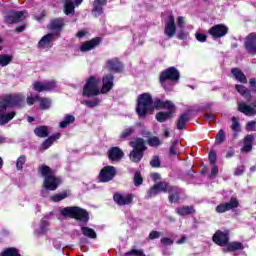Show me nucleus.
I'll return each mask as SVG.
<instances>
[{
  "mask_svg": "<svg viewBox=\"0 0 256 256\" xmlns=\"http://www.w3.org/2000/svg\"><path fill=\"white\" fill-rule=\"evenodd\" d=\"M25 97L21 94H14L0 101V125H6L16 115L15 111L7 112V107H21Z\"/></svg>",
  "mask_w": 256,
  "mask_h": 256,
  "instance_id": "f257e3e1",
  "label": "nucleus"
},
{
  "mask_svg": "<svg viewBox=\"0 0 256 256\" xmlns=\"http://www.w3.org/2000/svg\"><path fill=\"white\" fill-rule=\"evenodd\" d=\"M159 193H169L170 203H177L179 201V188L171 186L168 182L156 183L147 193V199L151 197H157Z\"/></svg>",
  "mask_w": 256,
  "mask_h": 256,
  "instance_id": "f03ea898",
  "label": "nucleus"
},
{
  "mask_svg": "<svg viewBox=\"0 0 256 256\" xmlns=\"http://www.w3.org/2000/svg\"><path fill=\"white\" fill-rule=\"evenodd\" d=\"M39 170L44 177L43 186L47 191H55L61 185V178L53 175L49 166H41Z\"/></svg>",
  "mask_w": 256,
  "mask_h": 256,
  "instance_id": "7ed1b4c3",
  "label": "nucleus"
},
{
  "mask_svg": "<svg viewBox=\"0 0 256 256\" xmlns=\"http://www.w3.org/2000/svg\"><path fill=\"white\" fill-rule=\"evenodd\" d=\"M154 110L153 98L149 94L144 93L138 97L136 112L139 117H146L148 113H152Z\"/></svg>",
  "mask_w": 256,
  "mask_h": 256,
  "instance_id": "20e7f679",
  "label": "nucleus"
},
{
  "mask_svg": "<svg viewBox=\"0 0 256 256\" xmlns=\"http://www.w3.org/2000/svg\"><path fill=\"white\" fill-rule=\"evenodd\" d=\"M60 213L63 217L77 219V221H81L82 223H87V221H89V214L87 213V210L79 207L61 208Z\"/></svg>",
  "mask_w": 256,
  "mask_h": 256,
  "instance_id": "39448f33",
  "label": "nucleus"
},
{
  "mask_svg": "<svg viewBox=\"0 0 256 256\" xmlns=\"http://www.w3.org/2000/svg\"><path fill=\"white\" fill-rule=\"evenodd\" d=\"M154 106L156 109H168L167 112H158L156 114V119L160 123H164L166 119L171 117V114L175 113V104H173L171 101L163 102L160 99H155Z\"/></svg>",
  "mask_w": 256,
  "mask_h": 256,
  "instance_id": "423d86ee",
  "label": "nucleus"
},
{
  "mask_svg": "<svg viewBox=\"0 0 256 256\" xmlns=\"http://www.w3.org/2000/svg\"><path fill=\"white\" fill-rule=\"evenodd\" d=\"M130 146H132L133 151L130 152V160L133 163H139L141 159H143V152L147 149L145 147V141L142 138H136L134 141L130 142Z\"/></svg>",
  "mask_w": 256,
  "mask_h": 256,
  "instance_id": "0eeeda50",
  "label": "nucleus"
},
{
  "mask_svg": "<svg viewBox=\"0 0 256 256\" xmlns=\"http://www.w3.org/2000/svg\"><path fill=\"white\" fill-rule=\"evenodd\" d=\"M99 83H101V80L91 76L84 86L83 95H85V97H95V95H99V93H101Z\"/></svg>",
  "mask_w": 256,
  "mask_h": 256,
  "instance_id": "6e6552de",
  "label": "nucleus"
},
{
  "mask_svg": "<svg viewBox=\"0 0 256 256\" xmlns=\"http://www.w3.org/2000/svg\"><path fill=\"white\" fill-rule=\"evenodd\" d=\"M117 175V170L113 166H105L99 174V181L101 183H109V181H113Z\"/></svg>",
  "mask_w": 256,
  "mask_h": 256,
  "instance_id": "1a4fd4ad",
  "label": "nucleus"
},
{
  "mask_svg": "<svg viewBox=\"0 0 256 256\" xmlns=\"http://www.w3.org/2000/svg\"><path fill=\"white\" fill-rule=\"evenodd\" d=\"M177 33V26L175 25V16L170 14L165 21L164 35L169 39L175 37Z\"/></svg>",
  "mask_w": 256,
  "mask_h": 256,
  "instance_id": "9d476101",
  "label": "nucleus"
},
{
  "mask_svg": "<svg viewBox=\"0 0 256 256\" xmlns=\"http://www.w3.org/2000/svg\"><path fill=\"white\" fill-rule=\"evenodd\" d=\"M238 111L246 115L247 117H254L256 115V100H254L251 104H247L245 102H238Z\"/></svg>",
  "mask_w": 256,
  "mask_h": 256,
  "instance_id": "9b49d317",
  "label": "nucleus"
},
{
  "mask_svg": "<svg viewBox=\"0 0 256 256\" xmlns=\"http://www.w3.org/2000/svg\"><path fill=\"white\" fill-rule=\"evenodd\" d=\"M179 81V71L175 67H170L167 70L163 71L160 75V83L165 85V81Z\"/></svg>",
  "mask_w": 256,
  "mask_h": 256,
  "instance_id": "f8f14e48",
  "label": "nucleus"
},
{
  "mask_svg": "<svg viewBox=\"0 0 256 256\" xmlns=\"http://www.w3.org/2000/svg\"><path fill=\"white\" fill-rule=\"evenodd\" d=\"M34 91L42 93L43 91H54L57 87V83L54 80L47 82H34L32 84Z\"/></svg>",
  "mask_w": 256,
  "mask_h": 256,
  "instance_id": "ddd939ff",
  "label": "nucleus"
},
{
  "mask_svg": "<svg viewBox=\"0 0 256 256\" xmlns=\"http://www.w3.org/2000/svg\"><path fill=\"white\" fill-rule=\"evenodd\" d=\"M228 31H229V28H227V26L223 24H217L212 26L209 29L208 33L209 35L214 37V39H221V37H225L227 35Z\"/></svg>",
  "mask_w": 256,
  "mask_h": 256,
  "instance_id": "4468645a",
  "label": "nucleus"
},
{
  "mask_svg": "<svg viewBox=\"0 0 256 256\" xmlns=\"http://www.w3.org/2000/svg\"><path fill=\"white\" fill-rule=\"evenodd\" d=\"M134 198L135 196L133 194H114V201L120 207H123L125 205H131V203H133Z\"/></svg>",
  "mask_w": 256,
  "mask_h": 256,
  "instance_id": "2eb2a0df",
  "label": "nucleus"
},
{
  "mask_svg": "<svg viewBox=\"0 0 256 256\" xmlns=\"http://www.w3.org/2000/svg\"><path fill=\"white\" fill-rule=\"evenodd\" d=\"M213 241L216 243V245L225 247L229 243V232L218 230L213 236Z\"/></svg>",
  "mask_w": 256,
  "mask_h": 256,
  "instance_id": "dca6fc26",
  "label": "nucleus"
},
{
  "mask_svg": "<svg viewBox=\"0 0 256 256\" xmlns=\"http://www.w3.org/2000/svg\"><path fill=\"white\" fill-rule=\"evenodd\" d=\"M27 17V11L11 12L5 17L6 23H19Z\"/></svg>",
  "mask_w": 256,
  "mask_h": 256,
  "instance_id": "f3484780",
  "label": "nucleus"
},
{
  "mask_svg": "<svg viewBox=\"0 0 256 256\" xmlns=\"http://www.w3.org/2000/svg\"><path fill=\"white\" fill-rule=\"evenodd\" d=\"M53 41H55V34L54 33L46 34L38 42V48L51 49V47H53Z\"/></svg>",
  "mask_w": 256,
  "mask_h": 256,
  "instance_id": "a211bd4d",
  "label": "nucleus"
},
{
  "mask_svg": "<svg viewBox=\"0 0 256 256\" xmlns=\"http://www.w3.org/2000/svg\"><path fill=\"white\" fill-rule=\"evenodd\" d=\"M83 0H65L64 13L65 15H75V7H79Z\"/></svg>",
  "mask_w": 256,
  "mask_h": 256,
  "instance_id": "6ab92c4d",
  "label": "nucleus"
},
{
  "mask_svg": "<svg viewBox=\"0 0 256 256\" xmlns=\"http://www.w3.org/2000/svg\"><path fill=\"white\" fill-rule=\"evenodd\" d=\"M239 207V202L237 199L232 198L230 202L220 204L216 207L217 213H225V211H231V209H235Z\"/></svg>",
  "mask_w": 256,
  "mask_h": 256,
  "instance_id": "aec40b11",
  "label": "nucleus"
},
{
  "mask_svg": "<svg viewBox=\"0 0 256 256\" xmlns=\"http://www.w3.org/2000/svg\"><path fill=\"white\" fill-rule=\"evenodd\" d=\"M245 47L249 53H252V55H256V35L250 34L246 41H245Z\"/></svg>",
  "mask_w": 256,
  "mask_h": 256,
  "instance_id": "412c9836",
  "label": "nucleus"
},
{
  "mask_svg": "<svg viewBox=\"0 0 256 256\" xmlns=\"http://www.w3.org/2000/svg\"><path fill=\"white\" fill-rule=\"evenodd\" d=\"M124 155L123 150L119 147H113L108 152V157L111 161H121Z\"/></svg>",
  "mask_w": 256,
  "mask_h": 256,
  "instance_id": "4be33fe9",
  "label": "nucleus"
},
{
  "mask_svg": "<svg viewBox=\"0 0 256 256\" xmlns=\"http://www.w3.org/2000/svg\"><path fill=\"white\" fill-rule=\"evenodd\" d=\"M101 93H109L110 89H113V75L108 74L103 77Z\"/></svg>",
  "mask_w": 256,
  "mask_h": 256,
  "instance_id": "5701e85b",
  "label": "nucleus"
},
{
  "mask_svg": "<svg viewBox=\"0 0 256 256\" xmlns=\"http://www.w3.org/2000/svg\"><path fill=\"white\" fill-rule=\"evenodd\" d=\"M105 5H107V0H94L92 12L94 13L95 17L102 15L103 7H105Z\"/></svg>",
  "mask_w": 256,
  "mask_h": 256,
  "instance_id": "b1692460",
  "label": "nucleus"
},
{
  "mask_svg": "<svg viewBox=\"0 0 256 256\" xmlns=\"http://www.w3.org/2000/svg\"><path fill=\"white\" fill-rule=\"evenodd\" d=\"M99 43V38H93L92 40L83 43L80 47V51H82L83 53L91 51V49H95L97 45H99Z\"/></svg>",
  "mask_w": 256,
  "mask_h": 256,
  "instance_id": "393cba45",
  "label": "nucleus"
},
{
  "mask_svg": "<svg viewBox=\"0 0 256 256\" xmlns=\"http://www.w3.org/2000/svg\"><path fill=\"white\" fill-rule=\"evenodd\" d=\"M106 67L109 69V71L115 72H119L121 71V69H123V65L121 64V62H119V59L117 58L108 60L106 62Z\"/></svg>",
  "mask_w": 256,
  "mask_h": 256,
  "instance_id": "a878e982",
  "label": "nucleus"
},
{
  "mask_svg": "<svg viewBox=\"0 0 256 256\" xmlns=\"http://www.w3.org/2000/svg\"><path fill=\"white\" fill-rule=\"evenodd\" d=\"M65 27V20L63 18H57L50 22L49 29L52 31H61Z\"/></svg>",
  "mask_w": 256,
  "mask_h": 256,
  "instance_id": "bb28decb",
  "label": "nucleus"
},
{
  "mask_svg": "<svg viewBox=\"0 0 256 256\" xmlns=\"http://www.w3.org/2000/svg\"><path fill=\"white\" fill-rule=\"evenodd\" d=\"M231 73L236 81H239V83L247 84V76H245V74L239 68L232 69Z\"/></svg>",
  "mask_w": 256,
  "mask_h": 256,
  "instance_id": "cd10ccee",
  "label": "nucleus"
},
{
  "mask_svg": "<svg viewBox=\"0 0 256 256\" xmlns=\"http://www.w3.org/2000/svg\"><path fill=\"white\" fill-rule=\"evenodd\" d=\"M253 149V135H247L244 138V146L241 148L242 153H249Z\"/></svg>",
  "mask_w": 256,
  "mask_h": 256,
  "instance_id": "c85d7f7f",
  "label": "nucleus"
},
{
  "mask_svg": "<svg viewBox=\"0 0 256 256\" xmlns=\"http://www.w3.org/2000/svg\"><path fill=\"white\" fill-rule=\"evenodd\" d=\"M235 89L244 99H251V90H249V88L241 84H236Z\"/></svg>",
  "mask_w": 256,
  "mask_h": 256,
  "instance_id": "c756f323",
  "label": "nucleus"
},
{
  "mask_svg": "<svg viewBox=\"0 0 256 256\" xmlns=\"http://www.w3.org/2000/svg\"><path fill=\"white\" fill-rule=\"evenodd\" d=\"M61 138V134L56 133L53 136H50L48 139H46L43 143H42V149L47 150L49 149L52 145L54 141H57V139Z\"/></svg>",
  "mask_w": 256,
  "mask_h": 256,
  "instance_id": "7c9ffc66",
  "label": "nucleus"
},
{
  "mask_svg": "<svg viewBox=\"0 0 256 256\" xmlns=\"http://www.w3.org/2000/svg\"><path fill=\"white\" fill-rule=\"evenodd\" d=\"M176 213L183 217L185 215H192V213H195V209L192 206H181L176 208Z\"/></svg>",
  "mask_w": 256,
  "mask_h": 256,
  "instance_id": "2f4dec72",
  "label": "nucleus"
},
{
  "mask_svg": "<svg viewBox=\"0 0 256 256\" xmlns=\"http://www.w3.org/2000/svg\"><path fill=\"white\" fill-rule=\"evenodd\" d=\"M34 133L35 135H37V137H41V138L49 137V127L47 126L36 127L34 129Z\"/></svg>",
  "mask_w": 256,
  "mask_h": 256,
  "instance_id": "473e14b6",
  "label": "nucleus"
},
{
  "mask_svg": "<svg viewBox=\"0 0 256 256\" xmlns=\"http://www.w3.org/2000/svg\"><path fill=\"white\" fill-rule=\"evenodd\" d=\"M227 248H224L223 251L227 252V251H242V249H244L243 244L240 242H231L226 244Z\"/></svg>",
  "mask_w": 256,
  "mask_h": 256,
  "instance_id": "72a5a7b5",
  "label": "nucleus"
},
{
  "mask_svg": "<svg viewBox=\"0 0 256 256\" xmlns=\"http://www.w3.org/2000/svg\"><path fill=\"white\" fill-rule=\"evenodd\" d=\"M71 123H75V116H73L71 114H67L64 117V121L60 122L59 127L61 129H65V128L69 127V125H71Z\"/></svg>",
  "mask_w": 256,
  "mask_h": 256,
  "instance_id": "f704fd0d",
  "label": "nucleus"
},
{
  "mask_svg": "<svg viewBox=\"0 0 256 256\" xmlns=\"http://www.w3.org/2000/svg\"><path fill=\"white\" fill-rule=\"evenodd\" d=\"M81 232L84 237H88L89 239H97V233L92 228L82 227Z\"/></svg>",
  "mask_w": 256,
  "mask_h": 256,
  "instance_id": "c9c22d12",
  "label": "nucleus"
},
{
  "mask_svg": "<svg viewBox=\"0 0 256 256\" xmlns=\"http://www.w3.org/2000/svg\"><path fill=\"white\" fill-rule=\"evenodd\" d=\"M182 151L183 150H181V143H179V140L172 142L170 147V155H179Z\"/></svg>",
  "mask_w": 256,
  "mask_h": 256,
  "instance_id": "e433bc0d",
  "label": "nucleus"
},
{
  "mask_svg": "<svg viewBox=\"0 0 256 256\" xmlns=\"http://www.w3.org/2000/svg\"><path fill=\"white\" fill-rule=\"evenodd\" d=\"M49 227V222L47 220L42 219L40 222V228L38 230H35V235H43L44 233H47V229Z\"/></svg>",
  "mask_w": 256,
  "mask_h": 256,
  "instance_id": "4c0bfd02",
  "label": "nucleus"
},
{
  "mask_svg": "<svg viewBox=\"0 0 256 256\" xmlns=\"http://www.w3.org/2000/svg\"><path fill=\"white\" fill-rule=\"evenodd\" d=\"M11 61H13V57L11 55H7V54L0 55L1 67H7V65H9Z\"/></svg>",
  "mask_w": 256,
  "mask_h": 256,
  "instance_id": "58836bf2",
  "label": "nucleus"
},
{
  "mask_svg": "<svg viewBox=\"0 0 256 256\" xmlns=\"http://www.w3.org/2000/svg\"><path fill=\"white\" fill-rule=\"evenodd\" d=\"M187 121H189V114H182L178 120V129H185V125H187Z\"/></svg>",
  "mask_w": 256,
  "mask_h": 256,
  "instance_id": "ea45409f",
  "label": "nucleus"
},
{
  "mask_svg": "<svg viewBox=\"0 0 256 256\" xmlns=\"http://www.w3.org/2000/svg\"><path fill=\"white\" fill-rule=\"evenodd\" d=\"M40 109L47 110L51 107V99L49 98H39Z\"/></svg>",
  "mask_w": 256,
  "mask_h": 256,
  "instance_id": "a19ab883",
  "label": "nucleus"
},
{
  "mask_svg": "<svg viewBox=\"0 0 256 256\" xmlns=\"http://www.w3.org/2000/svg\"><path fill=\"white\" fill-rule=\"evenodd\" d=\"M63 199H67V193L66 192L60 193V194H55V195H52L50 197V200L54 201L55 203H57L59 201H63Z\"/></svg>",
  "mask_w": 256,
  "mask_h": 256,
  "instance_id": "79ce46f5",
  "label": "nucleus"
},
{
  "mask_svg": "<svg viewBox=\"0 0 256 256\" xmlns=\"http://www.w3.org/2000/svg\"><path fill=\"white\" fill-rule=\"evenodd\" d=\"M1 256H21V254H19V251H17V249L15 248H9L7 250H5Z\"/></svg>",
  "mask_w": 256,
  "mask_h": 256,
  "instance_id": "37998d69",
  "label": "nucleus"
},
{
  "mask_svg": "<svg viewBox=\"0 0 256 256\" xmlns=\"http://www.w3.org/2000/svg\"><path fill=\"white\" fill-rule=\"evenodd\" d=\"M26 161H27V158L25 156H20L16 161V169L18 171H22L23 165L26 163Z\"/></svg>",
  "mask_w": 256,
  "mask_h": 256,
  "instance_id": "c03bdc74",
  "label": "nucleus"
},
{
  "mask_svg": "<svg viewBox=\"0 0 256 256\" xmlns=\"http://www.w3.org/2000/svg\"><path fill=\"white\" fill-rule=\"evenodd\" d=\"M232 121V125H231V129L232 131H241V124H239V120L237 119V117H232L231 119Z\"/></svg>",
  "mask_w": 256,
  "mask_h": 256,
  "instance_id": "a18cd8bd",
  "label": "nucleus"
},
{
  "mask_svg": "<svg viewBox=\"0 0 256 256\" xmlns=\"http://www.w3.org/2000/svg\"><path fill=\"white\" fill-rule=\"evenodd\" d=\"M225 141V132L223 130H219L216 135V145H221Z\"/></svg>",
  "mask_w": 256,
  "mask_h": 256,
  "instance_id": "49530a36",
  "label": "nucleus"
},
{
  "mask_svg": "<svg viewBox=\"0 0 256 256\" xmlns=\"http://www.w3.org/2000/svg\"><path fill=\"white\" fill-rule=\"evenodd\" d=\"M99 103H101V101L99 99L84 101V105H86V107H97V105H99Z\"/></svg>",
  "mask_w": 256,
  "mask_h": 256,
  "instance_id": "de8ad7c7",
  "label": "nucleus"
},
{
  "mask_svg": "<svg viewBox=\"0 0 256 256\" xmlns=\"http://www.w3.org/2000/svg\"><path fill=\"white\" fill-rule=\"evenodd\" d=\"M143 183V178L141 177V173L136 172L134 175V185L139 187Z\"/></svg>",
  "mask_w": 256,
  "mask_h": 256,
  "instance_id": "09e8293b",
  "label": "nucleus"
},
{
  "mask_svg": "<svg viewBox=\"0 0 256 256\" xmlns=\"http://www.w3.org/2000/svg\"><path fill=\"white\" fill-rule=\"evenodd\" d=\"M148 143L151 147H159V145H161V141L157 137L150 138Z\"/></svg>",
  "mask_w": 256,
  "mask_h": 256,
  "instance_id": "8fccbe9b",
  "label": "nucleus"
},
{
  "mask_svg": "<svg viewBox=\"0 0 256 256\" xmlns=\"http://www.w3.org/2000/svg\"><path fill=\"white\" fill-rule=\"evenodd\" d=\"M126 255L127 256H131V255L145 256V253H143V250L132 249V250L126 252Z\"/></svg>",
  "mask_w": 256,
  "mask_h": 256,
  "instance_id": "3c124183",
  "label": "nucleus"
},
{
  "mask_svg": "<svg viewBox=\"0 0 256 256\" xmlns=\"http://www.w3.org/2000/svg\"><path fill=\"white\" fill-rule=\"evenodd\" d=\"M151 167H160L161 166V160H159V156H154L152 160L150 161Z\"/></svg>",
  "mask_w": 256,
  "mask_h": 256,
  "instance_id": "603ef678",
  "label": "nucleus"
},
{
  "mask_svg": "<svg viewBox=\"0 0 256 256\" xmlns=\"http://www.w3.org/2000/svg\"><path fill=\"white\" fill-rule=\"evenodd\" d=\"M133 133V128H127L121 133V139H127Z\"/></svg>",
  "mask_w": 256,
  "mask_h": 256,
  "instance_id": "864d4df0",
  "label": "nucleus"
},
{
  "mask_svg": "<svg viewBox=\"0 0 256 256\" xmlns=\"http://www.w3.org/2000/svg\"><path fill=\"white\" fill-rule=\"evenodd\" d=\"M246 131H256V122L255 121L247 122Z\"/></svg>",
  "mask_w": 256,
  "mask_h": 256,
  "instance_id": "5fc2aeb1",
  "label": "nucleus"
},
{
  "mask_svg": "<svg viewBox=\"0 0 256 256\" xmlns=\"http://www.w3.org/2000/svg\"><path fill=\"white\" fill-rule=\"evenodd\" d=\"M37 99H39V96L38 95H35V96H33V95H30V96H28L27 97V104L28 105H35V101L37 100Z\"/></svg>",
  "mask_w": 256,
  "mask_h": 256,
  "instance_id": "6e6d98bb",
  "label": "nucleus"
},
{
  "mask_svg": "<svg viewBox=\"0 0 256 256\" xmlns=\"http://www.w3.org/2000/svg\"><path fill=\"white\" fill-rule=\"evenodd\" d=\"M161 237V232L159 231H152L149 234V239L153 240V239H159Z\"/></svg>",
  "mask_w": 256,
  "mask_h": 256,
  "instance_id": "4d7b16f0",
  "label": "nucleus"
},
{
  "mask_svg": "<svg viewBox=\"0 0 256 256\" xmlns=\"http://www.w3.org/2000/svg\"><path fill=\"white\" fill-rule=\"evenodd\" d=\"M209 161L211 165H215V161H217V154L215 152H210L209 153Z\"/></svg>",
  "mask_w": 256,
  "mask_h": 256,
  "instance_id": "13d9d810",
  "label": "nucleus"
},
{
  "mask_svg": "<svg viewBox=\"0 0 256 256\" xmlns=\"http://www.w3.org/2000/svg\"><path fill=\"white\" fill-rule=\"evenodd\" d=\"M196 39L197 41H200V43H205V41H207V36L205 34L197 33Z\"/></svg>",
  "mask_w": 256,
  "mask_h": 256,
  "instance_id": "bf43d9fd",
  "label": "nucleus"
},
{
  "mask_svg": "<svg viewBox=\"0 0 256 256\" xmlns=\"http://www.w3.org/2000/svg\"><path fill=\"white\" fill-rule=\"evenodd\" d=\"M177 25L178 27H180V29H183V27L185 26V17L179 16L177 18Z\"/></svg>",
  "mask_w": 256,
  "mask_h": 256,
  "instance_id": "052dcab7",
  "label": "nucleus"
},
{
  "mask_svg": "<svg viewBox=\"0 0 256 256\" xmlns=\"http://www.w3.org/2000/svg\"><path fill=\"white\" fill-rule=\"evenodd\" d=\"M212 165H213V167L211 169L210 177H217V175L219 173V168L215 164H212Z\"/></svg>",
  "mask_w": 256,
  "mask_h": 256,
  "instance_id": "680f3d73",
  "label": "nucleus"
},
{
  "mask_svg": "<svg viewBox=\"0 0 256 256\" xmlns=\"http://www.w3.org/2000/svg\"><path fill=\"white\" fill-rule=\"evenodd\" d=\"M244 172H245V166H239L234 171V175H243Z\"/></svg>",
  "mask_w": 256,
  "mask_h": 256,
  "instance_id": "e2e57ef3",
  "label": "nucleus"
},
{
  "mask_svg": "<svg viewBox=\"0 0 256 256\" xmlns=\"http://www.w3.org/2000/svg\"><path fill=\"white\" fill-rule=\"evenodd\" d=\"M250 87H251L253 93H256V79L255 78L250 79Z\"/></svg>",
  "mask_w": 256,
  "mask_h": 256,
  "instance_id": "0e129e2a",
  "label": "nucleus"
},
{
  "mask_svg": "<svg viewBox=\"0 0 256 256\" xmlns=\"http://www.w3.org/2000/svg\"><path fill=\"white\" fill-rule=\"evenodd\" d=\"M161 243H163V245H173V240L170 238H162Z\"/></svg>",
  "mask_w": 256,
  "mask_h": 256,
  "instance_id": "69168bd1",
  "label": "nucleus"
},
{
  "mask_svg": "<svg viewBox=\"0 0 256 256\" xmlns=\"http://www.w3.org/2000/svg\"><path fill=\"white\" fill-rule=\"evenodd\" d=\"M206 121L208 123H213V121H215V116H213V115H206Z\"/></svg>",
  "mask_w": 256,
  "mask_h": 256,
  "instance_id": "338daca9",
  "label": "nucleus"
},
{
  "mask_svg": "<svg viewBox=\"0 0 256 256\" xmlns=\"http://www.w3.org/2000/svg\"><path fill=\"white\" fill-rule=\"evenodd\" d=\"M187 33L185 32H179L178 33V39H187Z\"/></svg>",
  "mask_w": 256,
  "mask_h": 256,
  "instance_id": "774afa93",
  "label": "nucleus"
}]
</instances>
